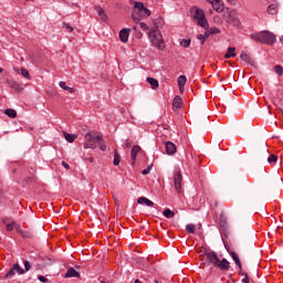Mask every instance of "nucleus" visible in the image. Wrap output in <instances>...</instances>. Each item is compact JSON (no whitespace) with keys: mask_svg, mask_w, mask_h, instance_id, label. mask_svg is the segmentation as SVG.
I'll return each instance as SVG.
<instances>
[{"mask_svg":"<svg viewBox=\"0 0 283 283\" xmlns=\"http://www.w3.org/2000/svg\"><path fill=\"white\" fill-rule=\"evenodd\" d=\"M133 3L132 19L134 23H140L143 19H149L151 17V11L145 7V3L138 1H133Z\"/></svg>","mask_w":283,"mask_h":283,"instance_id":"f257e3e1","label":"nucleus"},{"mask_svg":"<svg viewBox=\"0 0 283 283\" xmlns=\"http://www.w3.org/2000/svg\"><path fill=\"white\" fill-rule=\"evenodd\" d=\"M250 39L256 43H264L265 45H273L277 41V38L271 31L252 33Z\"/></svg>","mask_w":283,"mask_h":283,"instance_id":"f03ea898","label":"nucleus"},{"mask_svg":"<svg viewBox=\"0 0 283 283\" xmlns=\"http://www.w3.org/2000/svg\"><path fill=\"white\" fill-rule=\"evenodd\" d=\"M148 36L154 48H156L157 50H165V39H163V34L160 33V30L158 29L150 30L148 32Z\"/></svg>","mask_w":283,"mask_h":283,"instance_id":"7ed1b4c3","label":"nucleus"},{"mask_svg":"<svg viewBox=\"0 0 283 283\" xmlns=\"http://www.w3.org/2000/svg\"><path fill=\"white\" fill-rule=\"evenodd\" d=\"M191 12L197 25H200V28H203V30H209V21H207V18L205 17V11L198 8H192Z\"/></svg>","mask_w":283,"mask_h":283,"instance_id":"20e7f679","label":"nucleus"},{"mask_svg":"<svg viewBox=\"0 0 283 283\" xmlns=\"http://www.w3.org/2000/svg\"><path fill=\"white\" fill-rule=\"evenodd\" d=\"M223 19L226 23H229L230 25H233V28H237L238 30H242V22H240V18L235 15L232 12H226L223 14Z\"/></svg>","mask_w":283,"mask_h":283,"instance_id":"39448f33","label":"nucleus"},{"mask_svg":"<svg viewBox=\"0 0 283 283\" xmlns=\"http://www.w3.org/2000/svg\"><path fill=\"white\" fill-rule=\"evenodd\" d=\"M172 182L177 193H182V171L180 168H175Z\"/></svg>","mask_w":283,"mask_h":283,"instance_id":"423d86ee","label":"nucleus"},{"mask_svg":"<svg viewBox=\"0 0 283 283\" xmlns=\"http://www.w3.org/2000/svg\"><path fill=\"white\" fill-rule=\"evenodd\" d=\"M99 140L101 136H94L92 133H87L85 135L84 149H96V145Z\"/></svg>","mask_w":283,"mask_h":283,"instance_id":"0eeeda50","label":"nucleus"},{"mask_svg":"<svg viewBox=\"0 0 283 283\" xmlns=\"http://www.w3.org/2000/svg\"><path fill=\"white\" fill-rule=\"evenodd\" d=\"M220 258H218V254L213 251L211 252H206L202 256H201V261L206 262L207 266H211V264H213V266H216L218 264V260Z\"/></svg>","mask_w":283,"mask_h":283,"instance_id":"6e6552de","label":"nucleus"},{"mask_svg":"<svg viewBox=\"0 0 283 283\" xmlns=\"http://www.w3.org/2000/svg\"><path fill=\"white\" fill-rule=\"evenodd\" d=\"M212 6L216 12H224V3L222 0H207Z\"/></svg>","mask_w":283,"mask_h":283,"instance_id":"1a4fd4ad","label":"nucleus"},{"mask_svg":"<svg viewBox=\"0 0 283 283\" xmlns=\"http://www.w3.org/2000/svg\"><path fill=\"white\" fill-rule=\"evenodd\" d=\"M25 273V270H23L21 268V265H19V263L13 264L12 269L7 273V277H9L10 275H23Z\"/></svg>","mask_w":283,"mask_h":283,"instance_id":"9d476101","label":"nucleus"},{"mask_svg":"<svg viewBox=\"0 0 283 283\" xmlns=\"http://www.w3.org/2000/svg\"><path fill=\"white\" fill-rule=\"evenodd\" d=\"M220 271H229L231 269V263L227 259H218L217 265H214Z\"/></svg>","mask_w":283,"mask_h":283,"instance_id":"9b49d317","label":"nucleus"},{"mask_svg":"<svg viewBox=\"0 0 283 283\" xmlns=\"http://www.w3.org/2000/svg\"><path fill=\"white\" fill-rule=\"evenodd\" d=\"M119 39L122 43H127L129 41V29H122L119 31Z\"/></svg>","mask_w":283,"mask_h":283,"instance_id":"f8f14e48","label":"nucleus"},{"mask_svg":"<svg viewBox=\"0 0 283 283\" xmlns=\"http://www.w3.org/2000/svg\"><path fill=\"white\" fill-rule=\"evenodd\" d=\"M166 154H168V156H174V154H176L175 143H171V142L166 143Z\"/></svg>","mask_w":283,"mask_h":283,"instance_id":"ddd939ff","label":"nucleus"},{"mask_svg":"<svg viewBox=\"0 0 283 283\" xmlns=\"http://www.w3.org/2000/svg\"><path fill=\"white\" fill-rule=\"evenodd\" d=\"M2 222L3 224H6L7 231H14V227H17V222L10 220L9 218H4Z\"/></svg>","mask_w":283,"mask_h":283,"instance_id":"4468645a","label":"nucleus"},{"mask_svg":"<svg viewBox=\"0 0 283 283\" xmlns=\"http://www.w3.org/2000/svg\"><path fill=\"white\" fill-rule=\"evenodd\" d=\"M65 277H81V274L78 271L74 270V268H69L65 273Z\"/></svg>","mask_w":283,"mask_h":283,"instance_id":"2eb2a0df","label":"nucleus"},{"mask_svg":"<svg viewBox=\"0 0 283 283\" xmlns=\"http://www.w3.org/2000/svg\"><path fill=\"white\" fill-rule=\"evenodd\" d=\"M230 255H231L232 260L234 261V263L237 264L239 271H242V262H240V256H238V254L235 252H230Z\"/></svg>","mask_w":283,"mask_h":283,"instance_id":"dca6fc26","label":"nucleus"},{"mask_svg":"<svg viewBox=\"0 0 283 283\" xmlns=\"http://www.w3.org/2000/svg\"><path fill=\"white\" fill-rule=\"evenodd\" d=\"M172 107H176V109H180V107H182V98L180 96H175Z\"/></svg>","mask_w":283,"mask_h":283,"instance_id":"f3484780","label":"nucleus"},{"mask_svg":"<svg viewBox=\"0 0 283 283\" xmlns=\"http://www.w3.org/2000/svg\"><path fill=\"white\" fill-rule=\"evenodd\" d=\"M95 10L98 14V17L102 19V21H107V14H105V10L101 7H95Z\"/></svg>","mask_w":283,"mask_h":283,"instance_id":"a211bd4d","label":"nucleus"},{"mask_svg":"<svg viewBox=\"0 0 283 283\" xmlns=\"http://www.w3.org/2000/svg\"><path fill=\"white\" fill-rule=\"evenodd\" d=\"M140 151V146H134L130 150V158L132 160H136L138 154Z\"/></svg>","mask_w":283,"mask_h":283,"instance_id":"6ab92c4d","label":"nucleus"},{"mask_svg":"<svg viewBox=\"0 0 283 283\" xmlns=\"http://www.w3.org/2000/svg\"><path fill=\"white\" fill-rule=\"evenodd\" d=\"M235 56H237V54H235V48L229 46V48H228V53H226L224 59H233V57H235Z\"/></svg>","mask_w":283,"mask_h":283,"instance_id":"aec40b11","label":"nucleus"},{"mask_svg":"<svg viewBox=\"0 0 283 283\" xmlns=\"http://www.w3.org/2000/svg\"><path fill=\"white\" fill-rule=\"evenodd\" d=\"M209 32L206 31L203 34H198L197 39L200 41L201 45H205V41H207V39H209Z\"/></svg>","mask_w":283,"mask_h":283,"instance_id":"412c9836","label":"nucleus"},{"mask_svg":"<svg viewBox=\"0 0 283 283\" xmlns=\"http://www.w3.org/2000/svg\"><path fill=\"white\" fill-rule=\"evenodd\" d=\"M64 138L65 140H67V143H74V140L78 138V136L76 134L64 133Z\"/></svg>","mask_w":283,"mask_h":283,"instance_id":"4be33fe9","label":"nucleus"},{"mask_svg":"<svg viewBox=\"0 0 283 283\" xmlns=\"http://www.w3.org/2000/svg\"><path fill=\"white\" fill-rule=\"evenodd\" d=\"M178 83V87H185V85H187V76L185 75H180L177 80Z\"/></svg>","mask_w":283,"mask_h":283,"instance_id":"5701e85b","label":"nucleus"},{"mask_svg":"<svg viewBox=\"0 0 283 283\" xmlns=\"http://www.w3.org/2000/svg\"><path fill=\"white\" fill-rule=\"evenodd\" d=\"M147 83H149V85H151L153 90H156V87H158L160 85V83H158V80H156L154 77H147Z\"/></svg>","mask_w":283,"mask_h":283,"instance_id":"b1692460","label":"nucleus"},{"mask_svg":"<svg viewBox=\"0 0 283 283\" xmlns=\"http://www.w3.org/2000/svg\"><path fill=\"white\" fill-rule=\"evenodd\" d=\"M113 165L114 167H118V165H120V155L118 154V150H114Z\"/></svg>","mask_w":283,"mask_h":283,"instance_id":"393cba45","label":"nucleus"},{"mask_svg":"<svg viewBox=\"0 0 283 283\" xmlns=\"http://www.w3.org/2000/svg\"><path fill=\"white\" fill-rule=\"evenodd\" d=\"M6 116H9V118H17V111L13 108H7L4 111Z\"/></svg>","mask_w":283,"mask_h":283,"instance_id":"a878e982","label":"nucleus"},{"mask_svg":"<svg viewBox=\"0 0 283 283\" xmlns=\"http://www.w3.org/2000/svg\"><path fill=\"white\" fill-rule=\"evenodd\" d=\"M96 147H99L102 151L107 150V145H105V142H103V137L99 136V140L97 142Z\"/></svg>","mask_w":283,"mask_h":283,"instance_id":"bb28decb","label":"nucleus"},{"mask_svg":"<svg viewBox=\"0 0 283 283\" xmlns=\"http://www.w3.org/2000/svg\"><path fill=\"white\" fill-rule=\"evenodd\" d=\"M268 12L270 14H277V4L276 3H272L268 7Z\"/></svg>","mask_w":283,"mask_h":283,"instance_id":"cd10ccee","label":"nucleus"},{"mask_svg":"<svg viewBox=\"0 0 283 283\" xmlns=\"http://www.w3.org/2000/svg\"><path fill=\"white\" fill-rule=\"evenodd\" d=\"M240 59L245 63H253V59H251V55H249L248 53H242L240 55Z\"/></svg>","mask_w":283,"mask_h":283,"instance_id":"c85d7f7f","label":"nucleus"},{"mask_svg":"<svg viewBox=\"0 0 283 283\" xmlns=\"http://www.w3.org/2000/svg\"><path fill=\"white\" fill-rule=\"evenodd\" d=\"M60 87L62 90H64L65 92H70V94H72V92H74V88L67 86V84H65V82H60Z\"/></svg>","mask_w":283,"mask_h":283,"instance_id":"c756f323","label":"nucleus"},{"mask_svg":"<svg viewBox=\"0 0 283 283\" xmlns=\"http://www.w3.org/2000/svg\"><path fill=\"white\" fill-rule=\"evenodd\" d=\"M208 34L211 36V34H220V29L212 27L210 29L207 30Z\"/></svg>","mask_w":283,"mask_h":283,"instance_id":"7c9ffc66","label":"nucleus"},{"mask_svg":"<svg viewBox=\"0 0 283 283\" xmlns=\"http://www.w3.org/2000/svg\"><path fill=\"white\" fill-rule=\"evenodd\" d=\"M163 216H165V218H174L175 213L171 209H165Z\"/></svg>","mask_w":283,"mask_h":283,"instance_id":"2f4dec72","label":"nucleus"},{"mask_svg":"<svg viewBox=\"0 0 283 283\" xmlns=\"http://www.w3.org/2000/svg\"><path fill=\"white\" fill-rule=\"evenodd\" d=\"M180 45H181V48H189V45H191V40H189V39H182V40L180 41Z\"/></svg>","mask_w":283,"mask_h":283,"instance_id":"473e14b6","label":"nucleus"},{"mask_svg":"<svg viewBox=\"0 0 283 283\" xmlns=\"http://www.w3.org/2000/svg\"><path fill=\"white\" fill-rule=\"evenodd\" d=\"M274 72H275V74H277V76H282V74H283L282 65H280V64L275 65L274 66Z\"/></svg>","mask_w":283,"mask_h":283,"instance_id":"72a5a7b5","label":"nucleus"},{"mask_svg":"<svg viewBox=\"0 0 283 283\" xmlns=\"http://www.w3.org/2000/svg\"><path fill=\"white\" fill-rule=\"evenodd\" d=\"M239 275H242V277H244V279H242V283H250L249 274L247 272H242V270H241V271H239Z\"/></svg>","mask_w":283,"mask_h":283,"instance_id":"f704fd0d","label":"nucleus"},{"mask_svg":"<svg viewBox=\"0 0 283 283\" xmlns=\"http://www.w3.org/2000/svg\"><path fill=\"white\" fill-rule=\"evenodd\" d=\"M268 163H269L270 165H273V163H277V155H270V156L268 157Z\"/></svg>","mask_w":283,"mask_h":283,"instance_id":"c9c22d12","label":"nucleus"},{"mask_svg":"<svg viewBox=\"0 0 283 283\" xmlns=\"http://www.w3.org/2000/svg\"><path fill=\"white\" fill-rule=\"evenodd\" d=\"M135 23H139V28L144 31V32H147L149 30V25H147V23L145 22H135Z\"/></svg>","mask_w":283,"mask_h":283,"instance_id":"e433bc0d","label":"nucleus"},{"mask_svg":"<svg viewBox=\"0 0 283 283\" xmlns=\"http://www.w3.org/2000/svg\"><path fill=\"white\" fill-rule=\"evenodd\" d=\"M154 25L156 29L153 30H158V28H160V25H163V20L161 19H156L153 21Z\"/></svg>","mask_w":283,"mask_h":283,"instance_id":"4c0bfd02","label":"nucleus"},{"mask_svg":"<svg viewBox=\"0 0 283 283\" xmlns=\"http://www.w3.org/2000/svg\"><path fill=\"white\" fill-rule=\"evenodd\" d=\"M21 75H22L24 78L30 80V72H29L27 69H24V67L21 69Z\"/></svg>","mask_w":283,"mask_h":283,"instance_id":"58836bf2","label":"nucleus"},{"mask_svg":"<svg viewBox=\"0 0 283 283\" xmlns=\"http://www.w3.org/2000/svg\"><path fill=\"white\" fill-rule=\"evenodd\" d=\"M186 231H188V233H195L196 226L195 224H187L186 226Z\"/></svg>","mask_w":283,"mask_h":283,"instance_id":"ea45409f","label":"nucleus"},{"mask_svg":"<svg viewBox=\"0 0 283 283\" xmlns=\"http://www.w3.org/2000/svg\"><path fill=\"white\" fill-rule=\"evenodd\" d=\"M154 165H148L147 168H145L142 174L143 176H148V174L151 171Z\"/></svg>","mask_w":283,"mask_h":283,"instance_id":"a19ab883","label":"nucleus"},{"mask_svg":"<svg viewBox=\"0 0 283 283\" xmlns=\"http://www.w3.org/2000/svg\"><path fill=\"white\" fill-rule=\"evenodd\" d=\"M23 264H24V273L30 271V269H32V266L30 265V261H24Z\"/></svg>","mask_w":283,"mask_h":283,"instance_id":"79ce46f5","label":"nucleus"},{"mask_svg":"<svg viewBox=\"0 0 283 283\" xmlns=\"http://www.w3.org/2000/svg\"><path fill=\"white\" fill-rule=\"evenodd\" d=\"M63 28H65V30H67L69 32H74V28H72V25H70L69 23H64Z\"/></svg>","mask_w":283,"mask_h":283,"instance_id":"37998d69","label":"nucleus"},{"mask_svg":"<svg viewBox=\"0 0 283 283\" xmlns=\"http://www.w3.org/2000/svg\"><path fill=\"white\" fill-rule=\"evenodd\" d=\"M146 200H147V198L140 197L137 199V202H138V205H145Z\"/></svg>","mask_w":283,"mask_h":283,"instance_id":"c03bdc74","label":"nucleus"},{"mask_svg":"<svg viewBox=\"0 0 283 283\" xmlns=\"http://www.w3.org/2000/svg\"><path fill=\"white\" fill-rule=\"evenodd\" d=\"M145 205H146V207H154V201L146 198Z\"/></svg>","mask_w":283,"mask_h":283,"instance_id":"a18cd8bd","label":"nucleus"},{"mask_svg":"<svg viewBox=\"0 0 283 283\" xmlns=\"http://www.w3.org/2000/svg\"><path fill=\"white\" fill-rule=\"evenodd\" d=\"M38 280L40 282H48V279L45 276H43V275L38 276Z\"/></svg>","mask_w":283,"mask_h":283,"instance_id":"49530a36","label":"nucleus"},{"mask_svg":"<svg viewBox=\"0 0 283 283\" xmlns=\"http://www.w3.org/2000/svg\"><path fill=\"white\" fill-rule=\"evenodd\" d=\"M62 167H64V169H70V164L62 161Z\"/></svg>","mask_w":283,"mask_h":283,"instance_id":"de8ad7c7","label":"nucleus"},{"mask_svg":"<svg viewBox=\"0 0 283 283\" xmlns=\"http://www.w3.org/2000/svg\"><path fill=\"white\" fill-rule=\"evenodd\" d=\"M126 147H127V149H130L132 143L130 142H126Z\"/></svg>","mask_w":283,"mask_h":283,"instance_id":"09e8293b","label":"nucleus"},{"mask_svg":"<svg viewBox=\"0 0 283 283\" xmlns=\"http://www.w3.org/2000/svg\"><path fill=\"white\" fill-rule=\"evenodd\" d=\"M179 92H180V94H184L185 93V87H179Z\"/></svg>","mask_w":283,"mask_h":283,"instance_id":"8fccbe9b","label":"nucleus"},{"mask_svg":"<svg viewBox=\"0 0 283 283\" xmlns=\"http://www.w3.org/2000/svg\"><path fill=\"white\" fill-rule=\"evenodd\" d=\"M88 161H90V163H94V157H90V158H88Z\"/></svg>","mask_w":283,"mask_h":283,"instance_id":"3c124183","label":"nucleus"},{"mask_svg":"<svg viewBox=\"0 0 283 283\" xmlns=\"http://www.w3.org/2000/svg\"><path fill=\"white\" fill-rule=\"evenodd\" d=\"M280 43L283 45V35L280 36Z\"/></svg>","mask_w":283,"mask_h":283,"instance_id":"603ef678","label":"nucleus"},{"mask_svg":"<svg viewBox=\"0 0 283 283\" xmlns=\"http://www.w3.org/2000/svg\"><path fill=\"white\" fill-rule=\"evenodd\" d=\"M137 36H138V39H140V38L143 36V33L139 32V33L137 34Z\"/></svg>","mask_w":283,"mask_h":283,"instance_id":"864d4df0","label":"nucleus"},{"mask_svg":"<svg viewBox=\"0 0 283 283\" xmlns=\"http://www.w3.org/2000/svg\"><path fill=\"white\" fill-rule=\"evenodd\" d=\"M135 283H143V281H140V280H135Z\"/></svg>","mask_w":283,"mask_h":283,"instance_id":"5fc2aeb1","label":"nucleus"},{"mask_svg":"<svg viewBox=\"0 0 283 283\" xmlns=\"http://www.w3.org/2000/svg\"><path fill=\"white\" fill-rule=\"evenodd\" d=\"M224 219V214H221L220 216V220L222 221Z\"/></svg>","mask_w":283,"mask_h":283,"instance_id":"6e6d98bb","label":"nucleus"},{"mask_svg":"<svg viewBox=\"0 0 283 283\" xmlns=\"http://www.w3.org/2000/svg\"><path fill=\"white\" fill-rule=\"evenodd\" d=\"M0 74H3V69L2 67H0Z\"/></svg>","mask_w":283,"mask_h":283,"instance_id":"4d7b16f0","label":"nucleus"},{"mask_svg":"<svg viewBox=\"0 0 283 283\" xmlns=\"http://www.w3.org/2000/svg\"><path fill=\"white\" fill-rule=\"evenodd\" d=\"M23 237H24V238H30V235H28V234H23Z\"/></svg>","mask_w":283,"mask_h":283,"instance_id":"13d9d810","label":"nucleus"},{"mask_svg":"<svg viewBox=\"0 0 283 283\" xmlns=\"http://www.w3.org/2000/svg\"><path fill=\"white\" fill-rule=\"evenodd\" d=\"M154 283H159V282H158V280L155 279V280H154Z\"/></svg>","mask_w":283,"mask_h":283,"instance_id":"bf43d9fd","label":"nucleus"},{"mask_svg":"<svg viewBox=\"0 0 283 283\" xmlns=\"http://www.w3.org/2000/svg\"><path fill=\"white\" fill-rule=\"evenodd\" d=\"M266 156H269V150H265Z\"/></svg>","mask_w":283,"mask_h":283,"instance_id":"052dcab7","label":"nucleus"},{"mask_svg":"<svg viewBox=\"0 0 283 283\" xmlns=\"http://www.w3.org/2000/svg\"><path fill=\"white\" fill-rule=\"evenodd\" d=\"M133 30H136V27H133Z\"/></svg>","mask_w":283,"mask_h":283,"instance_id":"680f3d73","label":"nucleus"}]
</instances>
